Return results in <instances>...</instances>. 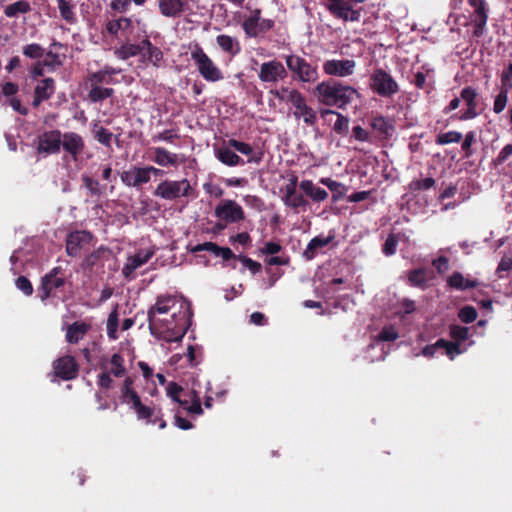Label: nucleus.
I'll return each mask as SVG.
<instances>
[{
  "label": "nucleus",
  "mask_w": 512,
  "mask_h": 512,
  "mask_svg": "<svg viewBox=\"0 0 512 512\" xmlns=\"http://www.w3.org/2000/svg\"><path fill=\"white\" fill-rule=\"evenodd\" d=\"M356 62L352 59H331L323 63V71L331 77L345 78L353 75Z\"/></svg>",
  "instance_id": "obj_10"
},
{
  "label": "nucleus",
  "mask_w": 512,
  "mask_h": 512,
  "mask_svg": "<svg viewBox=\"0 0 512 512\" xmlns=\"http://www.w3.org/2000/svg\"><path fill=\"white\" fill-rule=\"evenodd\" d=\"M320 182L323 185L327 186L333 192V195H332L333 201H338L339 199L344 197V195L347 192V188L345 187V185H343L340 182L334 181L330 178H322L320 180Z\"/></svg>",
  "instance_id": "obj_35"
},
{
  "label": "nucleus",
  "mask_w": 512,
  "mask_h": 512,
  "mask_svg": "<svg viewBox=\"0 0 512 512\" xmlns=\"http://www.w3.org/2000/svg\"><path fill=\"white\" fill-rule=\"evenodd\" d=\"M93 136L101 144L105 145L106 147H111L113 134L103 126L94 124Z\"/></svg>",
  "instance_id": "obj_38"
},
{
  "label": "nucleus",
  "mask_w": 512,
  "mask_h": 512,
  "mask_svg": "<svg viewBox=\"0 0 512 512\" xmlns=\"http://www.w3.org/2000/svg\"><path fill=\"white\" fill-rule=\"evenodd\" d=\"M332 239H333L332 236H329V237H326V238H322V237H315V238H313L309 242L307 248L305 249V251L303 253L304 257L307 260H311L316 255L317 250H319L320 248H323L326 245H328L332 241Z\"/></svg>",
  "instance_id": "obj_33"
},
{
  "label": "nucleus",
  "mask_w": 512,
  "mask_h": 512,
  "mask_svg": "<svg viewBox=\"0 0 512 512\" xmlns=\"http://www.w3.org/2000/svg\"><path fill=\"white\" fill-rule=\"evenodd\" d=\"M300 188L315 202H322L327 199L328 193L319 187H316L311 180H303Z\"/></svg>",
  "instance_id": "obj_26"
},
{
  "label": "nucleus",
  "mask_w": 512,
  "mask_h": 512,
  "mask_svg": "<svg viewBox=\"0 0 512 512\" xmlns=\"http://www.w3.org/2000/svg\"><path fill=\"white\" fill-rule=\"evenodd\" d=\"M260 10L256 9L251 16L243 22V29L249 37H256L261 33L260 28Z\"/></svg>",
  "instance_id": "obj_31"
},
{
  "label": "nucleus",
  "mask_w": 512,
  "mask_h": 512,
  "mask_svg": "<svg viewBox=\"0 0 512 512\" xmlns=\"http://www.w3.org/2000/svg\"><path fill=\"white\" fill-rule=\"evenodd\" d=\"M117 328H118V313L117 309H114L108 316L107 319V334L109 338L117 339Z\"/></svg>",
  "instance_id": "obj_46"
},
{
  "label": "nucleus",
  "mask_w": 512,
  "mask_h": 512,
  "mask_svg": "<svg viewBox=\"0 0 512 512\" xmlns=\"http://www.w3.org/2000/svg\"><path fill=\"white\" fill-rule=\"evenodd\" d=\"M408 280L412 285L422 286L426 282V272L424 269H416L409 272Z\"/></svg>",
  "instance_id": "obj_53"
},
{
  "label": "nucleus",
  "mask_w": 512,
  "mask_h": 512,
  "mask_svg": "<svg viewBox=\"0 0 512 512\" xmlns=\"http://www.w3.org/2000/svg\"><path fill=\"white\" fill-rule=\"evenodd\" d=\"M131 396L132 398L128 399L124 403L130 405V407L134 410L139 420H145L147 423H152L154 409L142 403L141 398L138 394H133ZM154 422L155 421H153V423Z\"/></svg>",
  "instance_id": "obj_23"
},
{
  "label": "nucleus",
  "mask_w": 512,
  "mask_h": 512,
  "mask_svg": "<svg viewBox=\"0 0 512 512\" xmlns=\"http://www.w3.org/2000/svg\"><path fill=\"white\" fill-rule=\"evenodd\" d=\"M132 384H133V380L132 378L130 377H127L124 382H123V386L121 388V397H122V401L125 402L127 401L128 399L132 398L131 395L133 394H138L132 387Z\"/></svg>",
  "instance_id": "obj_58"
},
{
  "label": "nucleus",
  "mask_w": 512,
  "mask_h": 512,
  "mask_svg": "<svg viewBox=\"0 0 512 512\" xmlns=\"http://www.w3.org/2000/svg\"><path fill=\"white\" fill-rule=\"evenodd\" d=\"M153 255V250H140L135 255L128 257L122 269L123 275L126 278L130 277L137 268L147 263Z\"/></svg>",
  "instance_id": "obj_19"
},
{
  "label": "nucleus",
  "mask_w": 512,
  "mask_h": 512,
  "mask_svg": "<svg viewBox=\"0 0 512 512\" xmlns=\"http://www.w3.org/2000/svg\"><path fill=\"white\" fill-rule=\"evenodd\" d=\"M118 73H120V70L105 66L103 69L90 74L88 82L90 86H100L102 83H110V77Z\"/></svg>",
  "instance_id": "obj_27"
},
{
  "label": "nucleus",
  "mask_w": 512,
  "mask_h": 512,
  "mask_svg": "<svg viewBox=\"0 0 512 512\" xmlns=\"http://www.w3.org/2000/svg\"><path fill=\"white\" fill-rule=\"evenodd\" d=\"M131 24L130 19L120 18L118 20H111L107 23L106 29L110 34H117L121 29H126Z\"/></svg>",
  "instance_id": "obj_45"
},
{
  "label": "nucleus",
  "mask_w": 512,
  "mask_h": 512,
  "mask_svg": "<svg viewBox=\"0 0 512 512\" xmlns=\"http://www.w3.org/2000/svg\"><path fill=\"white\" fill-rule=\"evenodd\" d=\"M217 218L234 223L244 219L242 207L233 200H223L215 208Z\"/></svg>",
  "instance_id": "obj_12"
},
{
  "label": "nucleus",
  "mask_w": 512,
  "mask_h": 512,
  "mask_svg": "<svg viewBox=\"0 0 512 512\" xmlns=\"http://www.w3.org/2000/svg\"><path fill=\"white\" fill-rule=\"evenodd\" d=\"M64 151L67 152L74 160H77L85 149V142L81 135L75 132H65L62 134V143Z\"/></svg>",
  "instance_id": "obj_16"
},
{
  "label": "nucleus",
  "mask_w": 512,
  "mask_h": 512,
  "mask_svg": "<svg viewBox=\"0 0 512 512\" xmlns=\"http://www.w3.org/2000/svg\"><path fill=\"white\" fill-rule=\"evenodd\" d=\"M477 93L472 87L464 88L460 93L461 100L466 105L465 112L459 117L460 120L473 119L477 116Z\"/></svg>",
  "instance_id": "obj_20"
},
{
  "label": "nucleus",
  "mask_w": 512,
  "mask_h": 512,
  "mask_svg": "<svg viewBox=\"0 0 512 512\" xmlns=\"http://www.w3.org/2000/svg\"><path fill=\"white\" fill-rule=\"evenodd\" d=\"M142 55L153 65H159L163 58L161 50L151 44L147 39L142 41Z\"/></svg>",
  "instance_id": "obj_30"
},
{
  "label": "nucleus",
  "mask_w": 512,
  "mask_h": 512,
  "mask_svg": "<svg viewBox=\"0 0 512 512\" xmlns=\"http://www.w3.org/2000/svg\"><path fill=\"white\" fill-rule=\"evenodd\" d=\"M108 253L107 249L100 247L97 250L90 253L83 261V268H92L95 266L106 254Z\"/></svg>",
  "instance_id": "obj_42"
},
{
  "label": "nucleus",
  "mask_w": 512,
  "mask_h": 512,
  "mask_svg": "<svg viewBox=\"0 0 512 512\" xmlns=\"http://www.w3.org/2000/svg\"><path fill=\"white\" fill-rule=\"evenodd\" d=\"M189 48L191 51V59L194 61L200 75L206 81L218 82L223 79L220 68L216 66L198 43L190 45Z\"/></svg>",
  "instance_id": "obj_4"
},
{
  "label": "nucleus",
  "mask_w": 512,
  "mask_h": 512,
  "mask_svg": "<svg viewBox=\"0 0 512 512\" xmlns=\"http://www.w3.org/2000/svg\"><path fill=\"white\" fill-rule=\"evenodd\" d=\"M283 202L286 206L293 208L295 210L298 209L299 207H304L308 204V201L304 198V196L297 192Z\"/></svg>",
  "instance_id": "obj_51"
},
{
  "label": "nucleus",
  "mask_w": 512,
  "mask_h": 512,
  "mask_svg": "<svg viewBox=\"0 0 512 512\" xmlns=\"http://www.w3.org/2000/svg\"><path fill=\"white\" fill-rule=\"evenodd\" d=\"M114 93L112 88H104L101 86H90V91L88 93V99L91 102H100L104 99L111 97Z\"/></svg>",
  "instance_id": "obj_37"
},
{
  "label": "nucleus",
  "mask_w": 512,
  "mask_h": 512,
  "mask_svg": "<svg viewBox=\"0 0 512 512\" xmlns=\"http://www.w3.org/2000/svg\"><path fill=\"white\" fill-rule=\"evenodd\" d=\"M55 89L56 85L53 78L47 77L37 81L33 91L32 106L38 108L43 101L53 96Z\"/></svg>",
  "instance_id": "obj_15"
},
{
  "label": "nucleus",
  "mask_w": 512,
  "mask_h": 512,
  "mask_svg": "<svg viewBox=\"0 0 512 512\" xmlns=\"http://www.w3.org/2000/svg\"><path fill=\"white\" fill-rule=\"evenodd\" d=\"M82 181L84 186L92 196H100L102 194V189L97 180L92 179L90 176L84 175L82 177Z\"/></svg>",
  "instance_id": "obj_49"
},
{
  "label": "nucleus",
  "mask_w": 512,
  "mask_h": 512,
  "mask_svg": "<svg viewBox=\"0 0 512 512\" xmlns=\"http://www.w3.org/2000/svg\"><path fill=\"white\" fill-rule=\"evenodd\" d=\"M216 41L225 52L236 54L239 51L238 43L228 35H219Z\"/></svg>",
  "instance_id": "obj_39"
},
{
  "label": "nucleus",
  "mask_w": 512,
  "mask_h": 512,
  "mask_svg": "<svg viewBox=\"0 0 512 512\" xmlns=\"http://www.w3.org/2000/svg\"><path fill=\"white\" fill-rule=\"evenodd\" d=\"M53 372L56 377L67 381L77 377L79 367L74 357L66 355L53 362Z\"/></svg>",
  "instance_id": "obj_11"
},
{
  "label": "nucleus",
  "mask_w": 512,
  "mask_h": 512,
  "mask_svg": "<svg viewBox=\"0 0 512 512\" xmlns=\"http://www.w3.org/2000/svg\"><path fill=\"white\" fill-rule=\"evenodd\" d=\"M191 190L192 187L187 179L179 181L164 180L156 187L153 194L156 197L171 201L188 196Z\"/></svg>",
  "instance_id": "obj_8"
},
{
  "label": "nucleus",
  "mask_w": 512,
  "mask_h": 512,
  "mask_svg": "<svg viewBox=\"0 0 512 512\" xmlns=\"http://www.w3.org/2000/svg\"><path fill=\"white\" fill-rule=\"evenodd\" d=\"M272 94L280 101L288 102L294 107L293 115L296 119H302L308 126H313L316 123L315 111L306 104L304 96L297 89L281 87L272 91Z\"/></svg>",
  "instance_id": "obj_3"
},
{
  "label": "nucleus",
  "mask_w": 512,
  "mask_h": 512,
  "mask_svg": "<svg viewBox=\"0 0 512 512\" xmlns=\"http://www.w3.org/2000/svg\"><path fill=\"white\" fill-rule=\"evenodd\" d=\"M297 184H298L297 176L292 175L289 178L288 183L280 189L282 201H285L287 198H289L294 193H296Z\"/></svg>",
  "instance_id": "obj_47"
},
{
  "label": "nucleus",
  "mask_w": 512,
  "mask_h": 512,
  "mask_svg": "<svg viewBox=\"0 0 512 512\" xmlns=\"http://www.w3.org/2000/svg\"><path fill=\"white\" fill-rule=\"evenodd\" d=\"M115 54L122 60L142 54V42L139 44L126 43L117 49Z\"/></svg>",
  "instance_id": "obj_34"
},
{
  "label": "nucleus",
  "mask_w": 512,
  "mask_h": 512,
  "mask_svg": "<svg viewBox=\"0 0 512 512\" xmlns=\"http://www.w3.org/2000/svg\"><path fill=\"white\" fill-rule=\"evenodd\" d=\"M371 126L376 130L380 136L388 138L394 131L393 122L383 116H377L373 118Z\"/></svg>",
  "instance_id": "obj_29"
},
{
  "label": "nucleus",
  "mask_w": 512,
  "mask_h": 512,
  "mask_svg": "<svg viewBox=\"0 0 512 512\" xmlns=\"http://www.w3.org/2000/svg\"><path fill=\"white\" fill-rule=\"evenodd\" d=\"M60 271V267H55L49 274L42 278L40 287V297L42 300L49 298L54 289L64 285V279L62 277H58Z\"/></svg>",
  "instance_id": "obj_17"
},
{
  "label": "nucleus",
  "mask_w": 512,
  "mask_h": 512,
  "mask_svg": "<svg viewBox=\"0 0 512 512\" xmlns=\"http://www.w3.org/2000/svg\"><path fill=\"white\" fill-rule=\"evenodd\" d=\"M364 0H327L326 7L336 18L343 21H359L361 10L355 9L354 5L363 3Z\"/></svg>",
  "instance_id": "obj_7"
},
{
  "label": "nucleus",
  "mask_w": 512,
  "mask_h": 512,
  "mask_svg": "<svg viewBox=\"0 0 512 512\" xmlns=\"http://www.w3.org/2000/svg\"><path fill=\"white\" fill-rule=\"evenodd\" d=\"M314 95L319 103L339 109L345 108L355 97H359V93L354 87L334 79L319 83L314 89Z\"/></svg>",
  "instance_id": "obj_2"
},
{
  "label": "nucleus",
  "mask_w": 512,
  "mask_h": 512,
  "mask_svg": "<svg viewBox=\"0 0 512 512\" xmlns=\"http://www.w3.org/2000/svg\"><path fill=\"white\" fill-rule=\"evenodd\" d=\"M110 363V373L113 374L115 377H123L126 374V368L124 367V359L120 354H113Z\"/></svg>",
  "instance_id": "obj_40"
},
{
  "label": "nucleus",
  "mask_w": 512,
  "mask_h": 512,
  "mask_svg": "<svg viewBox=\"0 0 512 512\" xmlns=\"http://www.w3.org/2000/svg\"><path fill=\"white\" fill-rule=\"evenodd\" d=\"M468 2L474 8L473 22L476 26V30L474 31V34L476 36H480L483 33V29H484L487 19H488L485 1L484 0H468Z\"/></svg>",
  "instance_id": "obj_22"
},
{
  "label": "nucleus",
  "mask_w": 512,
  "mask_h": 512,
  "mask_svg": "<svg viewBox=\"0 0 512 512\" xmlns=\"http://www.w3.org/2000/svg\"><path fill=\"white\" fill-rule=\"evenodd\" d=\"M397 243V237L394 234H390L383 245V253L387 256L393 255L396 251Z\"/></svg>",
  "instance_id": "obj_62"
},
{
  "label": "nucleus",
  "mask_w": 512,
  "mask_h": 512,
  "mask_svg": "<svg viewBox=\"0 0 512 512\" xmlns=\"http://www.w3.org/2000/svg\"><path fill=\"white\" fill-rule=\"evenodd\" d=\"M16 286L27 296L33 293V286L29 279L25 276H20L16 279Z\"/></svg>",
  "instance_id": "obj_63"
},
{
  "label": "nucleus",
  "mask_w": 512,
  "mask_h": 512,
  "mask_svg": "<svg viewBox=\"0 0 512 512\" xmlns=\"http://www.w3.org/2000/svg\"><path fill=\"white\" fill-rule=\"evenodd\" d=\"M31 10L30 4L25 0H19L5 7L4 14L7 17H16L18 14H25Z\"/></svg>",
  "instance_id": "obj_36"
},
{
  "label": "nucleus",
  "mask_w": 512,
  "mask_h": 512,
  "mask_svg": "<svg viewBox=\"0 0 512 512\" xmlns=\"http://www.w3.org/2000/svg\"><path fill=\"white\" fill-rule=\"evenodd\" d=\"M469 329L467 327L453 325L450 327V336L458 343L468 338Z\"/></svg>",
  "instance_id": "obj_50"
},
{
  "label": "nucleus",
  "mask_w": 512,
  "mask_h": 512,
  "mask_svg": "<svg viewBox=\"0 0 512 512\" xmlns=\"http://www.w3.org/2000/svg\"><path fill=\"white\" fill-rule=\"evenodd\" d=\"M459 318L464 323H471L477 318V311L472 306H466L459 312Z\"/></svg>",
  "instance_id": "obj_56"
},
{
  "label": "nucleus",
  "mask_w": 512,
  "mask_h": 512,
  "mask_svg": "<svg viewBox=\"0 0 512 512\" xmlns=\"http://www.w3.org/2000/svg\"><path fill=\"white\" fill-rule=\"evenodd\" d=\"M185 410L189 413L200 415L203 413L201 407V401L196 391H192V403L189 406H185Z\"/></svg>",
  "instance_id": "obj_59"
},
{
  "label": "nucleus",
  "mask_w": 512,
  "mask_h": 512,
  "mask_svg": "<svg viewBox=\"0 0 512 512\" xmlns=\"http://www.w3.org/2000/svg\"><path fill=\"white\" fill-rule=\"evenodd\" d=\"M46 67L51 68L54 70L56 67H59L62 65V61L58 54L53 53L52 51H49L46 53L45 58L43 60Z\"/></svg>",
  "instance_id": "obj_61"
},
{
  "label": "nucleus",
  "mask_w": 512,
  "mask_h": 512,
  "mask_svg": "<svg viewBox=\"0 0 512 512\" xmlns=\"http://www.w3.org/2000/svg\"><path fill=\"white\" fill-rule=\"evenodd\" d=\"M369 86L375 94L384 98H391L399 92L398 83L382 68H377L372 72Z\"/></svg>",
  "instance_id": "obj_5"
},
{
  "label": "nucleus",
  "mask_w": 512,
  "mask_h": 512,
  "mask_svg": "<svg viewBox=\"0 0 512 512\" xmlns=\"http://www.w3.org/2000/svg\"><path fill=\"white\" fill-rule=\"evenodd\" d=\"M23 54L31 59H39L44 55V49L39 44L33 43L23 48Z\"/></svg>",
  "instance_id": "obj_52"
},
{
  "label": "nucleus",
  "mask_w": 512,
  "mask_h": 512,
  "mask_svg": "<svg viewBox=\"0 0 512 512\" xmlns=\"http://www.w3.org/2000/svg\"><path fill=\"white\" fill-rule=\"evenodd\" d=\"M228 145L230 147L234 148L236 151H238L242 154H245V155H250V154H252V151H253L252 147L249 144L235 140V139H230L228 141Z\"/></svg>",
  "instance_id": "obj_60"
},
{
  "label": "nucleus",
  "mask_w": 512,
  "mask_h": 512,
  "mask_svg": "<svg viewBox=\"0 0 512 512\" xmlns=\"http://www.w3.org/2000/svg\"><path fill=\"white\" fill-rule=\"evenodd\" d=\"M399 337L398 332L393 326H385L378 335L380 341H395Z\"/></svg>",
  "instance_id": "obj_57"
},
{
  "label": "nucleus",
  "mask_w": 512,
  "mask_h": 512,
  "mask_svg": "<svg viewBox=\"0 0 512 512\" xmlns=\"http://www.w3.org/2000/svg\"><path fill=\"white\" fill-rule=\"evenodd\" d=\"M189 0H158L161 14L165 17H179L188 7Z\"/></svg>",
  "instance_id": "obj_21"
},
{
  "label": "nucleus",
  "mask_w": 512,
  "mask_h": 512,
  "mask_svg": "<svg viewBox=\"0 0 512 512\" xmlns=\"http://www.w3.org/2000/svg\"><path fill=\"white\" fill-rule=\"evenodd\" d=\"M62 133L60 130H49L41 133L35 142L38 155L48 156L58 154L61 150Z\"/></svg>",
  "instance_id": "obj_9"
},
{
  "label": "nucleus",
  "mask_w": 512,
  "mask_h": 512,
  "mask_svg": "<svg viewBox=\"0 0 512 512\" xmlns=\"http://www.w3.org/2000/svg\"><path fill=\"white\" fill-rule=\"evenodd\" d=\"M90 324L85 322H74L67 327L66 340L70 344H76L84 338L86 333L90 330Z\"/></svg>",
  "instance_id": "obj_24"
},
{
  "label": "nucleus",
  "mask_w": 512,
  "mask_h": 512,
  "mask_svg": "<svg viewBox=\"0 0 512 512\" xmlns=\"http://www.w3.org/2000/svg\"><path fill=\"white\" fill-rule=\"evenodd\" d=\"M121 180L127 186L137 187L150 181L145 167H132L121 173Z\"/></svg>",
  "instance_id": "obj_18"
},
{
  "label": "nucleus",
  "mask_w": 512,
  "mask_h": 512,
  "mask_svg": "<svg viewBox=\"0 0 512 512\" xmlns=\"http://www.w3.org/2000/svg\"><path fill=\"white\" fill-rule=\"evenodd\" d=\"M93 235L87 231H75L70 233L66 239V252L69 256L76 257L80 251L90 245Z\"/></svg>",
  "instance_id": "obj_14"
},
{
  "label": "nucleus",
  "mask_w": 512,
  "mask_h": 512,
  "mask_svg": "<svg viewBox=\"0 0 512 512\" xmlns=\"http://www.w3.org/2000/svg\"><path fill=\"white\" fill-rule=\"evenodd\" d=\"M450 287L458 290H466L468 288H475L479 285L477 280L465 279L460 272L453 273L447 280Z\"/></svg>",
  "instance_id": "obj_28"
},
{
  "label": "nucleus",
  "mask_w": 512,
  "mask_h": 512,
  "mask_svg": "<svg viewBox=\"0 0 512 512\" xmlns=\"http://www.w3.org/2000/svg\"><path fill=\"white\" fill-rule=\"evenodd\" d=\"M238 259L242 262V264L246 268H248L254 274L260 272V270L262 268V266H261V264L259 262L254 261V260H252L251 258H249L247 256L239 255Z\"/></svg>",
  "instance_id": "obj_64"
},
{
  "label": "nucleus",
  "mask_w": 512,
  "mask_h": 512,
  "mask_svg": "<svg viewBox=\"0 0 512 512\" xmlns=\"http://www.w3.org/2000/svg\"><path fill=\"white\" fill-rule=\"evenodd\" d=\"M217 158L225 165L236 166L243 163L242 159L229 147H220L216 151Z\"/></svg>",
  "instance_id": "obj_32"
},
{
  "label": "nucleus",
  "mask_w": 512,
  "mask_h": 512,
  "mask_svg": "<svg viewBox=\"0 0 512 512\" xmlns=\"http://www.w3.org/2000/svg\"><path fill=\"white\" fill-rule=\"evenodd\" d=\"M61 17L68 23H74L76 20L75 13L73 11V5L66 0H56Z\"/></svg>",
  "instance_id": "obj_41"
},
{
  "label": "nucleus",
  "mask_w": 512,
  "mask_h": 512,
  "mask_svg": "<svg viewBox=\"0 0 512 512\" xmlns=\"http://www.w3.org/2000/svg\"><path fill=\"white\" fill-rule=\"evenodd\" d=\"M154 158L153 161L159 166H177L179 164V156L175 153H171L168 150L156 147L153 149Z\"/></svg>",
  "instance_id": "obj_25"
},
{
  "label": "nucleus",
  "mask_w": 512,
  "mask_h": 512,
  "mask_svg": "<svg viewBox=\"0 0 512 512\" xmlns=\"http://www.w3.org/2000/svg\"><path fill=\"white\" fill-rule=\"evenodd\" d=\"M462 140V134L457 131H449L446 133L439 134L436 138L438 145H445L450 143H458Z\"/></svg>",
  "instance_id": "obj_43"
},
{
  "label": "nucleus",
  "mask_w": 512,
  "mask_h": 512,
  "mask_svg": "<svg viewBox=\"0 0 512 512\" xmlns=\"http://www.w3.org/2000/svg\"><path fill=\"white\" fill-rule=\"evenodd\" d=\"M147 0H113L111 3L112 9L119 11V12H125L131 2H133L136 5H143L145 4Z\"/></svg>",
  "instance_id": "obj_55"
},
{
  "label": "nucleus",
  "mask_w": 512,
  "mask_h": 512,
  "mask_svg": "<svg viewBox=\"0 0 512 512\" xmlns=\"http://www.w3.org/2000/svg\"><path fill=\"white\" fill-rule=\"evenodd\" d=\"M322 113L323 114H335L337 116V120L334 123V130L336 132L342 133L343 131H345L347 129L348 119L345 116H343L333 110H324Z\"/></svg>",
  "instance_id": "obj_54"
},
{
  "label": "nucleus",
  "mask_w": 512,
  "mask_h": 512,
  "mask_svg": "<svg viewBox=\"0 0 512 512\" xmlns=\"http://www.w3.org/2000/svg\"><path fill=\"white\" fill-rule=\"evenodd\" d=\"M183 303L173 296H159L147 312L151 334L166 342L180 341L185 335V323L181 316Z\"/></svg>",
  "instance_id": "obj_1"
},
{
  "label": "nucleus",
  "mask_w": 512,
  "mask_h": 512,
  "mask_svg": "<svg viewBox=\"0 0 512 512\" xmlns=\"http://www.w3.org/2000/svg\"><path fill=\"white\" fill-rule=\"evenodd\" d=\"M507 100H508V89L503 86L500 93L495 98L494 106H493L494 112L497 114L501 113L506 107Z\"/></svg>",
  "instance_id": "obj_48"
},
{
  "label": "nucleus",
  "mask_w": 512,
  "mask_h": 512,
  "mask_svg": "<svg viewBox=\"0 0 512 512\" xmlns=\"http://www.w3.org/2000/svg\"><path fill=\"white\" fill-rule=\"evenodd\" d=\"M287 68L302 82L313 83L318 79L317 67L312 66L304 58L291 54L285 57Z\"/></svg>",
  "instance_id": "obj_6"
},
{
  "label": "nucleus",
  "mask_w": 512,
  "mask_h": 512,
  "mask_svg": "<svg viewBox=\"0 0 512 512\" xmlns=\"http://www.w3.org/2000/svg\"><path fill=\"white\" fill-rule=\"evenodd\" d=\"M436 346H439V348H444L446 351V354L450 357V359H454L455 355H458L461 353L458 343L449 342L445 339H438L436 341Z\"/></svg>",
  "instance_id": "obj_44"
},
{
  "label": "nucleus",
  "mask_w": 512,
  "mask_h": 512,
  "mask_svg": "<svg viewBox=\"0 0 512 512\" xmlns=\"http://www.w3.org/2000/svg\"><path fill=\"white\" fill-rule=\"evenodd\" d=\"M287 77L284 65L276 60L265 62L260 67L259 79L265 83H276Z\"/></svg>",
  "instance_id": "obj_13"
}]
</instances>
